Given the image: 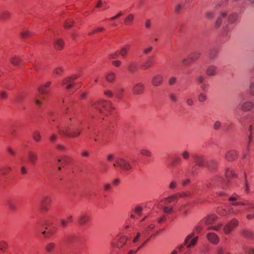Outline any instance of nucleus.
Listing matches in <instances>:
<instances>
[{"mask_svg": "<svg viewBox=\"0 0 254 254\" xmlns=\"http://www.w3.org/2000/svg\"><path fill=\"white\" fill-rule=\"evenodd\" d=\"M74 22L71 19H67L64 24V27L66 29H70L73 26Z\"/></svg>", "mask_w": 254, "mask_h": 254, "instance_id": "cd10ccee", "label": "nucleus"}, {"mask_svg": "<svg viewBox=\"0 0 254 254\" xmlns=\"http://www.w3.org/2000/svg\"><path fill=\"white\" fill-rule=\"evenodd\" d=\"M56 148L58 150L62 151H65L66 150V147L64 145L62 144H57L56 146Z\"/></svg>", "mask_w": 254, "mask_h": 254, "instance_id": "13d9d810", "label": "nucleus"}, {"mask_svg": "<svg viewBox=\"0 0 254 254\" xmlns=\"http://www.w3.org/2000/svg\"><path fill=\"white\" fill-rule=\"evenodd\" d=\"M8 98V93L4 90H2L0 91V100H6Z\"/></svg>", "mask_w": 254, "mask_h": 254, "instance_id": "ea45409f", "label": "nucleus"}, {"mask_svg": "<svg viewBox=\"0 0 254 254\" xmlns=\"http://www.w3.org/2000/svg\"><path fill=\"white\" fill-rule=\"evenodd\" d=\"M130 48V46L129 45H126L120 50H118L120 55L123 57L126 56L128 54Z\"/></svg>", "mask_w": 254, "mask_h": 254, "instance_id": "4be33fe9", "label": "nucleus"}, {"mask_svg": "<svg viewBox=\"0 0 254 254\" xmlns=\"http://www.w3.org/2000/svg\"><path fill=\"white\" fill-rule=\"evenodd\" d=\"M218 217L215 214H210L205 219V223L207 225L213 224L217 219Z\"/></svg>", "mask_w": 254, "mask_h": 254, "instance_id": "412c9836", "label": "nucleus"}, {"mask_svg": "<svg viewBox=\"0 0 254 254\" xmlns=\"http://www.w3.org/2000/svg\"><path fill=\"white\" fill-rule=\"evenodd\" d=\"M55 244L54 243H50L47 245L46 247V250L47 252L50 253L54 251L55 248Z\"/></svg>", "mask_w": 254, "mask_h": 254, "instance_id": "58836bf2", "label": "nucleus"}, {"mask_svg": "<svg viewBox=\"0 0 254 254\" xmlns=\"http://www.w3.org/2000/svg\"><path fill=\"white\" fill-rule=\"evenodd\" d=\"M238 195L236 194H233L232 196L229 198V201H236L238 199Z\"/></svg>", "mask_w": 254, "mask_h": 254, "instance_id": "052dcab7", "label": "nucleus"}, {"mask_svg": "<svg viewBox=\"0 0 254 254\" xmlns=\"http://www.w3.org/2000/svg\"><path fill=\"white\" fill-rule=\"evenodd\" d=\"M222 224H219L217 226H209L208 227V230H218L219 228H220L222 227Z\"/></svg>", "mask_w": 254, "mask_h": 254, "instance_id": "3c124183", "label": "nucleus"}, {"mask_svg": "<svg viewBox=\"0 0 254 254\" xmlns=\"http://www.w3.org/2000/svg\"><path fill=\"white\" fill-rule=\"evenodd\" d=\"M221 24H222V20H221V18L218 17L217 19V20L216 21V22L215 23V27L216 28H219Z\"/></svg>", "mask_w": 254, "mask_h": 254, "instance_id": "5fc2aeb1", "label": "nucleus"}, {"mask_svg": "<svg viewBox=\"0 0 254 254\" xmlns=\"http://www.w3.org/2000/svg\"><path fill=\"white\" fill-rule=\"evenodd\" d=\"M216 73V67L214 66H211L206 69V74L208 75H214Z\"/></svg>", "mask_w": 254, "mask_h": 254, "instance_id": "72a5a7b5", "label": "nucleus"}, {"mask_svg": "<svg viewBox=\"0 0 254 254\" xmlns=\"http://www.w3.org/2000/svg\"><path fill=\"white\" fill-rule=\"evenodd\" d=\"M250 94L252 95H254V83L251 84L250 87Z\"/></svg>", "mask_w": 254, "mask_h": 254, "instance_id": "69168bd1", "label": "nucleus"}, {"mask_svg": "<svg viewBox=\"0 0 254 254\" xmlns=\"http://www.w3.org/2000/svg\"><path fill=\"white\" fill-rule=\"evenodd\" d=\"M162 77L160 75H156L152 79V84L154 86H157L162 82Z\"/></svg>", "mask_w": 254, "mask_h": 254, "instance_id": "b1692460", "label": "nucleus"}, {"mask_svg": "<svg viewBox=\"0 0 254 254\" xmlns=\"http://www.w3.org/2000/svg\"><path fill=\"white\" fill-rule=\"evenodd\" d=\"M128 70L131 73L136 72L137 70V64L135 63L129 64L127 66Z\"/></svg>", "mask_w": 254, "mask_h": 254, "instance_id": "bb28decb", "label": "nucleus"}, {"mask_svg": "<svg viewBox=\"0 0 254 254\" xmlns=\"http://www.w3.org/2000/svg\"><path fill=\"white\" fill-rule=\"evenodd\" d=\"M47 231L42 232V234L45 236L46 237H51L54 234H55L57 231V229L56 227H53L49 229L46 227L45 228Z\"/></svg>", "mask_w": 254, "mask_h": 254, "instance_id": "a211bd4d", "label": "nucleus"}, {"mask_svg": "<svg viewBox=\"0 0 254 254\" xmlns=\"http://www.w3.org/2000/svg\"><path fill=\"white\" fill-rule=\"evenodd\" d=\"M64 71V69L62 67H58L55 68L53 72V75L54 77L61 76Z\"/></svg>", "mask_w": 254, "mask_h": 254, "instance_id": "393cba45", "label": "nucleus"}, {"mask_svg": "<svg viewBox=\"0 0 254 254\" xmlns=\"http://www.w3.org/2000/svg\"><path fill=\"white\" fill-rule=\"evenodd\" d=\"M177 194H176L171 195V196H169L168 197H167L166 198V199L168 200V202H171L174 199H177Z\"/></svg>", "mask_w": 254, "mask_h": 254, "instance_id": "864d4df0", "label": "nucleus"}, {"mask_svg": "<svg viewBox=\"0 0 254 254\" xmlns=\"http://www.w3.org/2000/svg\"><path fill=\"white\" fill-rule=\"evenodd\" d=\"M200 55V54L198 52L193 53L187 59L184 60L183 63L185 65H189L197 60L199 58Z\"/></svg>", "mask_w": 254, "mask_h": 254, "instance_id": "1a4fd4ad", "label": "nucleus"}, {"mask_svg": "<svg viewBox=\"0 0 254 254\" xmlns=\"http://www.w3.org/2000/svg\"><path fill=\"white\" fill-rule=\"evenodd\" d=\"M208 241L215 245L217 244L219 242L218 236L214 233H209L207 235Z\"/></svg>", "mask_w": 254, "mask_h": 254, "instance_id": "4468645a", "label": "nucleus"}, {"mask_svg": "<svg viewBox=\"0 0 254 254\" xmlns=\"http://www.w3.org/2000/svg\"><path fill=\"white\" fill-rule=\"evenodd\" d=\"M79 77V75L77 74H74L71 76L67 77L64 78L62 82V85L67 90L73 88L75 87L76 84L74 81Z\"/></svg>", "mask_w": 254, "mask_h": 254, "instance_id": "39448f33", "label": "nucleus"}, {"mask_svg": "<svg viewBox=\"0 0 254 254\" xmlns=\"http://www.w3.org/2000/svg\"><path fill=\"white\" fill-rule=\"evenodd\" d=\"M9 61L11 64L14 66H19L21 65L22 63L21 59L18 56L11 57L9 59Z\"/></svg>", "mask_w": 254, "mask_h": 254, "instance_id": "6ab92c4d", "label": "nucleus"}, {"mask_svg": "<svg viewBox=\"0 0 254 254\" xmlns=\"http://www.w3.org/2000/svg\"><path fill=\"white\" fill-rule=\"evenodd\" d=\"M32 138L36 142H40L41 140V136L40 132L37 130L34 131L32 134Z\"/></svg>", "mask_w": 254, "mask_h": 254, "instance_id": "7c9ffc66", "label": "nucleus"}, {"mask_svg": "<svg viewBox=\"0 0 254 254\" xmlns=\"http://www.w3.org/2000/svg\"><path fill=\"white\" fill-rule=\"evenodd\" d=\"M134 15L133 14H129L125 19L124 24L126 25H130L132 24L134 19Z\"/></svg>", "mask_w": 254, "mask_h": 254, "instance_id": "c85d7f7f", "label": "nucleus"}, {"mask_svg": "<svg viewBox=\"0 0 254 254\" xmlns=\"http://www.w3.org/2000/svg\"><path fill=\"white\" fill-rule=\"evenodd\" d=\"M153 62V57H150L147 59L145 63L140 66V68L144 70L148 69L152 66Z\"/></svg>", "mask_w": 254, "mask_h": 254, "instance_id": "2eb2a0df", "label": "nucleus"}, {"mask_svg": "<svg viewBox=\"0 0 254 254\" xmlns=\"http://www.w3.org/2000/svg\"><path fill=\"white\" fill-rule=\"evenodd\" d=\"M116 74L114 72H110L106 76V79L108 82H112L115 81Z\"/></svg>", "mask_w": 254, "mask_h": 254, "instance_id": "473e14b6", "label": "nucleus"}, {"mask_svg": "<svg viewBox=\"0 0 254 254\" xmlns=\"http://www.w3.org/2000/svg\"><path fill=\"white\" fill-rule=\"evenodd\" d=\"M195 162L196 164L193 167V169L195 168L197 166H202L203 165V160L201 157H196L195 158Z\"/></svg>", "mask_w": 254, "mask_h": 254, "instance_id": "e433bc0d", "label": "nucleus"}, {"mask_svg": "<svg viewBox=\"0 0 254 254\" xmlns=\"http://www.w3.org/2000/svg\"><path fill=\"white\" fill-rule=\"evenodd\" d=\"M7 150L8 152L12 156H15L16 155V153L11 147H8Z\"/></svg>", "mask_w": 254, "mask_h": 254, "instance_id": "bf43d9fd", "label": "nucleus"}, {"mask_svg": "<svg viewBox=\"0 0 254 254\" xmlns=\"http://www.w3.org/2000/svg\"><path fill=\"white\" fill-rule=\"evenodd\" d=\"M92 108L96 109L97 111L101 114L98 117L99 119H104V116H108L111 112L115 110L113 107L112 104L108 101L99 100L95 102L91 101L90 103Z\"/></svg>", "mask_w": 254, "mask_h": 254, "instance_id": "f03ea898", "label": "nucleus"}, {"mask_svg": "<svg viewBox=\"0 0 254 254\" xmlns=\"http://www.w3.org/2000/svg\"><path fill=\"white\" fill-rule=\"evenodd\" d=\"M144 89V86L141 83H138L135 85L133 88L132 91L134 94H141Z\"/></svg>", "mask_w": 254, "mask_h": 254, "instance_id": "f3484780", "label": "nucleus"}, {"mask_svg": "<svg viewBox=\"0 0 254 254\" xmlns=\"http://www.w3.org/2000/svg\"><path fill=\"white\" fill-rule=\"evenodd\" d=\"M207 166L209 169H214L217 166V164L214 162L211 161L208 164Z\"/></svg>", "mask_w": 254, "mask_h": 254, "instance_id": "8fccbe9b", "label": "nucleus"}, {"mask_svg": "<svg viewBox=\"0 0 254 254\" xmlns=\"http://www.w3.org/2000/svg\"><path fill=\"white\" fill-rule=\"evenodd\" d=\"M69 121L70 123L64 128L58 127L59 134L66 138L78 137L83 131L81 121L74 117L69 118Z\"/></svg>", "mask_w": 254, "mask_h": 254, "instance_id": "f257e3e1", "label": "nucleus"}, {"mask_svg": "<svg viewBox=\"0 0 254 254\" xmlns=\"http://www.w3.org/2000/svg\"><path fill=\"white\" fill-rule=\"evenodd\" d=\"M112 64L116 67H119L121 66L122 62L120 60H114L112 62Z\"/></svg>", "mask_w": 254, "mask_h": 254, "instance_id": "de8ad7c7", "label": "nucleus"}, {"mask_svg": "<svg viewBox=\"0 0 254 254\" xmlns=\"http://www.w3.org/2000/svg\"><path fill=\"white\" fill-rule=\"evenodd\" d=\"M242 236L246 238L254 239V232L249 230H243L241 231Z\"/></svg>", "mask_w": 254, "mask_h": 254, "instance_id": "5701e85b", "label": "nucleus"}, {"mask_svg": "<svg viewBox=\"0 0 254 254\" xmlns=\"http://www.w3.org/2000/svg\"><path fill=\"white\" fill-rule=\"evenodd\" d=\"M11 13L7 10L0 11V21H5L11 18Z\"/></svg>", "mask_w": 254, "mask_h": 254, "instance_id": "dca6fc26", "label": "nucleus"}, {"mask_svg": "<svg viewBox=\"0 0 254 254\" xmlns=\"http://www.w3.org/2000/svg\"><path fill=\"white\" fill-rule=\"evenodd\" d=\"M232 230L233 228L231 227L229 223L223 228L224 232L226 234H229Z\"/></svg>", "mask_w": 254, "mask_h": 254, "instance_id": "79ce46f5", "label": "nucleus"}, {"mask_svg": "<svg viewBox=\"0 0 254 254\" xmlns=\"http://www.w3.org/2000/svg\"><path fill=\"white\" fill-rule=\"evenodd\" d=\"M35 36V33L27 29H23L19 33V38L22 40H25L31 38Z\"/></svg>", "mask_w": 254, "mask_h": 254, "instance_id": "0eeeda50", "label": "nucleus"}, {"mask_svg": "<svg viewBox=\"0 0 254 254\" xmlns=\"http://www.w3.org/2000/svg\"><path fill=\"white\" fill-rule=\"evenodd\" d=\"M229 224L230 225L231 227L233 228H235L238 225V221L236 219H233L232 220H231L229 222Z\"/></svg>", "mask_w": 254, "mask_h": 254, "instance_id": "c03bdc74", "label": "nucleus"}, {"mask_svg": "<svg viewBox=\"0 0 254 254\" xmlns=\"http://www.w3.org/2000/svg\"><path fill=\"white\" fill-rule=\"evenodd\" d=\"M113 165L114 167H119L121 169L125 171H128L131 168L130 164L122 158L117 159Z\"/></svg>", "mask_w": 254, "mask_h": 254, "instance_id": "423d86ee", "label": "nucleus"}, {"mask_svg": "<svg viewBox=\"0 0 254 254\" xmlns=\"http://www.w3.org/2000/svg\"><path fill=\"white\" fill-rule=\"evenodd\" d=\"M11 169L9 167L0 169V176H4L6 174L9 173Z\"/></svg>", "mask_w": 254, "mask_h": 254, "instance_id": "37998d69", "label": "nucleus"}, {"mask_svg": "<svg viewBox=\"0 0 254 254\" xmlns=\"http://www.w3.org/2000/svg\"><path fill=\"white\" fill-rule=\"evenodd\" d=\"M197 240V237L191 239L190 243L187 245V248H190L195 245Z\"/></svg>", "mask_w": 254, "mask_h": 254, "instance_id": "a18cd8bd", "label": "nucleus"}, {"mask_svg": "<svg viewBox=\"0 0 254 254\" xmlns=\"http://www.w3.org/2000/svg\"><path fill=\"white\" fill-rule=\"evenodd\" d=\"M81 155L82 157H87L89 156V153L87 150H83L81 153Z\"/></svg>", "mask_w": 254, "mask_h": 254, "instance_id": "0e129e2a", "label": "nucleus"}, {"mask_svg": "<svg viewBox=\"0 0 254 254\" xmlns=\"http://www.w3.org/2000/svg\"><path fill=\"white\" fill-rule=\"evenodd\" d=\"M206 99V96L203 94H200L198 96V100L200 102L204 101Z\"/></svg>", "mask_w": 254, "mask_h": 254, "instance_id": "680f3d73", "label": "nucleus"}, {"mask_svg": "<svg viewBox=\"0 0 254 254\" xmlns=\"http://www.w3.org/2000/svg\"><path fill=\"white\" fill-rule=\"evenodd\" d=\"M142 208L140 206H136L134 209V212L140 216L142 214Z\"/></svg>", "mask_w": 254, "mask_h": 254, "instance_id": "49530a36", "label": "nucleus"}, {"mask_svg": "<svg viewBox=\"0 0 254 254\" xmlns=\"http://www.w3.org/2000/svg\"><path fill=\"white\" fill-rule=\"evenodd\" d=\"M90 218L88 215H82L78 219V223L80 225H84L89 222Z\"/></svg>", "mask_w": 254, "mask_h": 254, "instance_id": "aec40b11", "label": "nucleus"}, {"mask_svg": "<svg viewBox=\"0 0 254 254\" xmlns=\"http://www.w3.org/2000/svg\"><path fill=\"white\" fill-rule=\"evenodd\" d=\"M26 97V95L24 93H20L18 94L14 98V102L16 103H21L22 102Z\"/></svg>", "mask_w": 254, "mask_h": 254, "instance_id": "2f4dec72", "label": "nucleus"}, {"mask_svg": "<svg viewBox=\"0 0 254 254\" xmlns=\"http://www.w3.org/2000/svg\"><path fill=\"white\" fill-rule=\"evenodd\" d=\"M50 81L47 82L44 85H41L38 88V93L35 98V104L38 107H41L43 105L49 94V90L48 88L51 86Z\"/></svg>", "mask_w": 254, "mask_h": 254, "instance_id": "7ed1b4c3", "label": "nucleus"}, {"mask_svg": "<svg viewBox=\"0 0 254 254\" xmlns=\"http://www.w3.org/2000/svg\"><path fill=\"white\" fill-rule=\"evenodd\" d=\"M7 206L10 211L14 212L17 210V207L15 203L11 201L7 202Z\"/></svg>", "mask_w": 254, "mask_h": 254, "instance_id": "f704fd0d", "label": "nucleus"}, {"mask_svg": "<svg viewBox=\"0 0 254 254\" xmlns=\"http://www.w3.org/2000/svg\"><path fill=\"white\" fill-rule=\"evenodd\" d=\"M225 174L227 179L232 178L236 176V174L229 169L226 170Z\"/></svg>", "mask_w": 254, "mask_h": 254, "instance_id": "4c0bfd02", "label": "nucleus"}, {"mask_svg": "<svg viewBox=\"0 0 254 254\" xmlns=\"http://www.w3.org/2000/svg\"><path fill=\"white\" fill-rule=\"evenodd\" d=\"M140 153L144 156H151V152L147 150L142 149L140 151Z\"/></svg>", "mask_w": 254, "mask_h": 254, "instance_id": "09e8293b", "label": "nucleus"}, {"mask_svg": "<svg viewBox=\"0 0 254 254\" xmlns=\"http://www.w3.org/2000/svg\"><path fill=\"white\" fill-rule=\"evenodd\" d=\"M8 248V244L5 241H0V250L4 252H5L7 249Z\"/></svg>", "mask_w": 254, "mask_h": 254, "instance_id": "a19ab883", "label": "nucleus"}, {"mask_svg": "<svg viewBox=\"0 0 254 254\" xmlns=\"http://www.w3.org/2000/svg\"><path fill=\"white\" fill-rule=\"evenodd\" d=\"M64 40L61 38L55 39L53 42L54 48L57 51H61L64 49Z\"/></svg>", "mask_w": 254, "mask_h": 254, "instance_id": "f8f14e48", "label": "nucleus"}, {"mask_svg": "<svg viewBox=\"0 0 254 254\" xmlns=\"http://www.w3.org/2000/svg\"><path fill=\"white\" fill-rule=\"evenodd\" d=\"M104 94L108 97H112L113 96L112 92L109 90L105 91Z\"/></svg>", "mask_w": 254, "mask_h": 254, "instance_id": "338daca9", "label": "nucleus"}, {"mask_svg": "<svg viewBox=\"0 0 254 254\" xmlns=\"http://www.w3.org/2000/svg\"><path fill=\"white\" fill-rule=\"evenodd\" d=\"M127 238L126 236L117 237L115 241L114 242V245L118 248H122L127 242Z\"/></svg>", "mask_w": 254, "mask_h": 254, "instance_id": "9d476101", "label": "nucleus"}, {"mask_svg": "<svg viewBox=\"0 0 254 254\" xmlns=\"http://www.w3.org/2000/svg\"><path fill=\"white\" fill-rule=\"evenodd\" d=\"M52 203V198L49 195L42 197L40 203V209L42 212L46 213L51 208Z\"/></svg>", "mask_w": 254, "mask_h": 254, "instance_id": "20e7f679", "label": "nucleus"}, {"mask_svg": "<svg viewBox=\"0 0 254 254\" xmlns=\"http://www.w3.org/2000/svg\"><path fill=\"white\" fill-rule=\"evenodd\" d=\"M105 28L103 27H98L96 28H94L92 29L90 32H89L88 34L89 36H92L94 34L101 33L104 31Z\"/></svg>", "mask_w": 254, "mask_h": 254, "instance_id": "c756f323", "label": "nucleus"}, {"mask_svg": "<svg viewBox=\"0 0 254 254\" xmlns=\"http://www.w3.org/2000/svg\"><path fill=\"white\" fill-rule=\"evenodd\" d=\"M73 162V159L67 156H63L59 157L57 160L56 165H59V163L62 165L63 167Z\"/></svg>", "mask_w": 254, "mask_h": 254, "instance_id": "6e6552de", "label": "nucleus"}, {"mask_svg": "<svg viewBox=\"0 0 254 254\" xmlns=\"http://www.w3.org/2000/svg\"><path fill=\"white\" fill-rule=\"evenodd\" d=\"M152 50V47H149L147 48H146L143 51V53L144 54H148L149 53H150V52H151Z\"/></svg>", "mask_w": 254, "mask_h": 254, "instance_id": "774afa93", "label": "nucleus"}, {"mask_svg": "<svg viewBox=\"0 0 254 254\" xmlns=\"http://www.w3.org/2000/svg\"><path fill=\"white\" fill-rule=\"evenodd\" d=\"M148 240H147L146 241L144 242V243L142 244V245L138 248L137 250H136V251L130 250L129 251V252L127 254H135L138 250H139L142 246H143L147 243Z\"/></svg>", "mask_w": 254, "mask_h": 254, "instance_id": "603ef678", "label": "nucleus"}, {"mask_svg": "<svg viewBox=\"0 0 254 254\" xmlns=\"http://www.w3.org/2000/svg\"><path fill=\"white\" fill-rule=\"evenodd\" d=\"M20 173L23 175H25L27 174V170L24 166L21 167Z\"/></svg>", "mask_w": 254, "mask_h": 254, "instance_id": "e2e57ef3", "label": "nucleus"}, {"mask_svg": "<svg viewBox=\"0 0 254 254\" xmlns=\"http://www.w3.org/2000/svg\"><path fill=\"white\" fill-rule=\"evenodd\" d=\"M238 156V153L235 150H231L227 152L225 155L226 159L228 161H233L235 160Z\"/></svg>", "mask_w": 254, "mask_h": 254, "instance_id": "ddd939ff", "label": "nucleus"}, {"mask_svg": "<svg viewBox=\"0 0 254 254\" xmlns=\"http://www.w3.org/2000/svg\"><path fill=\"white\" fill-rule=\"evenodd\" d=\"M57 138H58V136L55 134H53L50 137V141L51 142L54 143L57 140Z\"/></svg>", "mask_w": 254, "mask_h": 254, "instance_id": "4d7b16f0", "label": "nucleus"}, {"mask_svg": "<svg viewBox=\"0 0 254 254\" xmlns=\"http://www.w3.org/2000/svg\"><path fill=\"white\" fill-rule=\"evenodd\" d=\"M253 104L251 102H246L242 105V110L244 111H248L252 109Z\"/></svg>", "mask_w": 254, "mask_h": 254, "instance_id": "a878e982", "label": "nucleus"}, {"mask_svg": "<svg viewBox=\"0 0 254 254\" xmlns=\"http://www.w3.org/2000/svg\"><path fill=\"white\" fill-rule=\"evenodd\" d=\"M119 56H120V54L119 53V51L117 50L113 53L109 54L107 58L109 60H113V59H116L119 57Z\"/></svg>", "mask_w": 254, "mask_h": 254, "instance_id": "c9c22d12", "label": "nucleus"}, {"mask_svg": "<svg viewBox=\"0 0 254 254\" xmlns=\"http://www.w3.org/2000/svg\"><path fill=\"white\" fill-rule=\"evenodd\" d=\"M87 95L88 93L87 92H84L82 93L79 97V100H82L85 99L87 96Z\"/></svg>", "mask_w": 254, "mask_h": 254, "instance_id": "6e6d98bb", "label": "nucleus"}, {"mask_svg": "<svg viewBox=\"0 0 254 254\" xmlns=\"http://www.w3.org/2000/svg\"><path fill=\"white\" fill-rule=\"evenodd\" d=\"M27 158L32 165H35L38 159V154L33 151H29L27 153Z\"/></svg>", "mask_w": 254, "mask_h": 254, "instance_id": "9b49d317", "label": "nucleus"}]
</instances>
